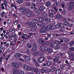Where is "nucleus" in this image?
Instances as JSON below:
<instances>
[{
	"label": "nucleus",
	"instance_id": "f8f14e48",
	"mask_svg": "<svg viewBox=\"0 0 74 74\" xmlns=\"http://www.w3.org/2000/svg\"><path fill=\"white\" fill-rule=\"evenodd\" d=\"M33 13V11L31 10H30V11L27 14L26 16L27 17H29L31 16Z\"/></svg>",
	"mask_w": 74,
	"mask_h": 74
},
{
	"label": "nucleus",
	"instance_id": "3c124183",
	"mask_svg": "<svg viewBox=\"0 0 74 74\" xmlns=\"http://www.w3.org/2000/svg\"><path fill=\"white\" fill-rule=\"evenodd\" d=\"M64 25L65 26H67L69 25V23H68V22H64Z\"/></svg>",
	"mask_w": 74,
	"mask_h": 74
},
{
	"label": "nucleus",
	"instance_id": "f3484780",
	"mask_svg": "<svg viewBox=\"0 0 74 74\" xmlns=\"http://www.w3.org/2000/svg\"><path fill=\"white\" fill-rule=\"evenodd\" d=\"M24 59L26 61H29L30 59V57L29 56L25 55L24 58Z\"/></svg>",
	"mask_w": 74,
	"mask_h": 74
},
{
	"label": "nucleus",
	"instance_id": "c756f323",
	"mask_svg": "<svg viewBox=\"0 0 74 74\" xmlns=\"http://www.w3.org/2000/svg\"><path fill=\"white\" fill-rule=\"evenodd\" d=\"M60 27V24H56V29H59Z\"/></svg>",
	"mask_w": 74,
	"mask_h": 74
},
{
	"label": "nucleus",
	"instance_id": "e433bc0d",
	"mask_svg": "<svg viewBox=\"0 0 74 74\" xmlns=\"http://www.w3.org/2000/svg\"><path fill=\"white\" fill-rule=\"evenodd\" d=\"M56 69H57L56 67H53L51 70V71L52 72H53L55 70H56Z\"/></svg>",
	"mask_w": 74,
	"mask_h": 74
},
{
	"label": "nucleus",
	"instance_id": "13d9d810",
	"mask_svg": "<svg viewBox=\"0 0 74 74\" xmlns=\"http://www.w3.org/2000/svg\"><path fill=\"white\" fill-rule=\"evenodd\" d=\"M68 53L69 55H71L72 54L73 52L71 51H69L68 52Z\"/></svg>",
	"mask_w": 74,
	"mask_h": 74
},
{
	"label": "nucleus",
	"instance_id": "f704fd0d",
	"mask_svg": "<svg viewBox=\"0 0 74 74\" xmlns=\"http://www.w3.org/2000/svg\"><path fill=\"white\" fill-rule=\"evenodd\" d=\"M27 47L29 49H31L32 48V45L29 43H28L27 44Z\"/></svg>",
	"mask_w": 74,
	"mask_h": 74
},
{
	"label": "nucleus",
	"instance_id": "680f3d73",
	"mask_svg": "<svg viewBox=\"0 0 74 74\" xmlns=\"http://www.w3.org/2000/svg\"><path fill=\"white\" fill-rule=\"evenodd\" d=\"M69 41V39H64V41L66 42H67Z\"/></svg>",
	"mask_w": 74,
	"mask_h": 74
},
{
	"label": "nucleus",
	"instance_id": "ea45409f",
	"mask_svg": "<svg viewBox=\"0 0 74 74\" xmlns=\"http://www.w3.org/2000/svg\"><path fill=\"white\" fill-rule=\"evenodd\" d=\"M53 9L55 10V11H56L57 13L59 12V11H58V9L56 7H54Z\"/></svg>",
	"mask_w": 74,
	"mask_h": 74
},
{
	"label": "nucleus",
	"instance_id": "393cba45",
	"mask_svg": "<svg viewBox=\"0 0 74 74\" xmlns=\"http://www.w3.org/2000/svg\"><path fill=\"white\" fill-rule=\"evenodd\" d=\"M51 5V3L49 1L45 3V5L47 7Z\"/></svg>",
	"mask_w": 74,
	"mask_h": 74
},
{
	"label": "nucleus",
	"instance_id": "423d86ee",
	"mask_svg": "<svg viewBox=\"0 0 74 74\" xmlns=\"http://www.w3.org/2000/svg\"><path fill=\"white\" fill-rule=\"evenodd\" d=\"M47 30V29L46 27L44 26L39 31L41 33H45L46 32Z\"/></svg>",
	"mask_w": 74,
	"mask_h": 74
},
{
	"label": "nucleus",
	"instance_id": "f257e3e1",
	"mask_svg": "<svg viewBox=\"0 0 74 74\" xmlns=\"http://www.w3.org/2000/svg\"><path fill=\"white\" fill-rule=\"evenodd\" d=\"M18 73H17V71L16 69H14L13 71V74H25L24 71H18Z\"/></svg>",
	"mask_w": 74,
	"mask_h": 74
},
{
	"label": "nucleus",
	"instance_id": "bb28decb",
	"mask_svg": "<svg viewBox=\"0 0 74 74\" xmlns=\"http://www.w3.org/2000/svg\"><path fill=\"white\" fill-rule=\"evenodd\" d=\"M45 9V8L43 6L39 8V9H40L42 12Z\"/></svg>",
	"mask_w": 74,
	"mask_h": 74
},
{
	"label": "nucleus",
	"instance_id": "e2e57ef3",
	"mask_svg": "<svg viewBox=\"0 0 74 74\" xmlns=\"http://www.w3.org/2000/svg\"><path fill=\"white\" fill-rule=\"evenodd\" d=\"M45 45L49 46V43L48 42H45Z\"/></svg>",
	"mask_w": 74,
	"mask_h": 74
},
{
	"label": "nucleus",
	"instance_id": "473e14b6",
	"mask_svg": "<svg viewBox=\"0 0 74 74\" xmlns=\"http://www.w3.org/2000/svg\"><path fill=\"white\" fill-rule=\"evenodd\" d=\"M36 26V24L35 23L31 24L29 26V28H31L32 27Z\"/></svg>",
	"mask_w": 74,
	"mask_h": 74
},
{
	"label": "nucleus",
	"instance_id": "5701e85b",
	"mask_svg": "<svg viewBox=\"0 0 74 74\" xmlns=\"http://www.w3.org/2000/svg\"><path fill=\"white\" fill-rule=\"evenodd\" d=\"M74 44V41H72L70 42L69 46L70 47H72L73 46V44Z\"/></svg>",
	"mask_w": 74,
	"mask_h": 74
},
{
	"label": "nucleus",
	"instance_id": "6e6552de",
	"mask_svg": "<svg viewBox=\"0 0 74 74\" xmlns=\"http://www.w3.org/2000/svg\"><path fill=\"white\" fill-rule=\"evenodd\" d=\"M30 70L33 72H34V73H36L38 71V68H36L35 67L33 68H31Z\"/></svg>",
	"mask_w": 74,
	"mask_h": 74
},
{
	"label": "nucleus",
	"instance_id": "aec40b11",
	"mask_svg": "<svg viewBox=\"0 0 74 74\" xmlns=\"http://www.w3.org/2000/svg\"><path fill=\"white\" fill-rule=\"evenodd\" d=\"M18 36L16 34H12L10 36V37L11 38H17Z\"/></svg>",
	"mask_w": 74,
	"mask_h": 74
},
{
	"label": "nucleus",
	"instance_id": "72a5a7b5",
	"mask_svg": "<svg viewBox=\"0 0 74 74\" xmlns=\"http://www.w3.org/2000/svg\"><path fill=\"white\" fill-rule=\"evenodd\" d=\"M30 9H27L26 10H24L23 11V12L24 13H27V12H29V11H30Z\"/></svg>",
	"mask_w": 74,
	"mask_h": 74
},
{
	"label": "nucleus",
	"instance_id": "412c9836",
	"mask_svg": "<svg viewBox=\"0 0 74 74\" xmlns=\"http://www.w3.org/2000/svg\"><path fill=\"white\" fill-rule=\"evenodd\" d=\"M45 21L46 22H47L48 23L49 22H50L51 21L50 19L49 18H45L44 19Z\"/></svg>",
	"mask_w": 74,
	"mask_h": 74
},
{
	"label": "nucleus",
	"instance_id": "a18cd8bd",
	"mask_svg": "<svg viewBox=\"0 0 74 74\" xmlns=\"http://www.w3.org/2000/svg\"><path fill=\"white\" fill-rule=\"evenodd\" d=\"M60 28L61 29H63V28H64V25H63V23H60Z\"/></svg>",
	"mask_w": 74,
	"mask_h": 74
},
{
	"label": "nucleus",
	"instance_id": "dca6fc26",
	"mask_svg": "<svg viewBox=\"0 0 74 74\" xmlns=\"http://www.w3.org/2000/svg\"><path fill=\"white\" fill-rule=\"evenodd\" d=\"M40 47L41 48V49L45 52H47V49L45 46H44V45H41Z\"/></svg>",
	"mask_w": 74,
	"mask_h": 74
},
{
	"label": "nucleus",
	"instance_id": "b1692460",
	"mask_svg": "<svg viewBox=\"0 0 74 74\" xmlns=\"http://www.w3.org/2000/svg\"><path fill=\"white\" fill-rule=\"evenodd\" d=\"M62 17V15L58 14L56 16V18L58 19H60Z\"/></svg>",
	"mask_w": 74,
	"mask_h": 74
},
{
	"label": "nucleus",
	"instance_id": "bf43d9fd",
	"mask_svg": "<svg viewBox=\"0 0 74 74\" xmlns=\"http://www.w3.org/2000/svg\"><path fill=\"white\" fill-rule=\"evenodd\" d=\"M32 60L33 61V62L34 63H35L36 62H37V60L35 58L33 59Z\"/></svg>",
	"mask_w": 74,
	"mask_h": 74
},
{
	"label": "nucleus",
	"instance_id": "a878e982",
	"mask_svg": "<svg viewBox=\"0 0 74 74\" xmlns=\"http://www.w3.org/2000/svg\"><path fill=\"white\" fill-rule=\"evenodd\" d=\"M21 56V54L20 53H17L15 55V57L16 58L20 57Z\"/></svg>",
	"mask_w": 74,
	"mask_h": 74
},
{
	"label": "nucleus",
	"instance_id": "c03bdc74",
	"mask_svg": "<svg viewBox=\"0 0 74 74\" xmlns=\"http://www.w3.org/2000/svg\"><path fill=\"white\" fill-rule=\"evenodd\" d=\"M36 5H35V4L34 3H33L32 5L31 6V8H33L36 7Z\"/></svg>",
	"mask_w": 74,
	"mask_h": 74
},
{
	"label": "nucleus",
	"instance_id": "4468645a",
	"mask_svg": "<svg viewBox=\"0 0 74 74\" xmlns=\"http://www.w3.org/2000/svg\"><path fill=\"white\" fill-rule=\"evenodd\" d=\"M37 49V46L36 44H34L33 45L32 50L33 51H35Z\"/></svg>",
	"mask_w": 74,
	"mask_h": 74
},
{
	"label": "nucleus",
	"instance_id": "49530a36",
	"mask_svg": "<svg viewBox=\"0 0 74 74\" xmlns=\"http://www.w3.org/2000/svg\"><path fill=\"white\" fill-rule=\"evenodd\" d=\"M60 45H56L55 47V49H58L60 48Z\"/></svg>",
	"mask_w": 74,
	"mask_h": 74
},
{
	"label": "nucleus",
	"instance_id": "4be33fe9",
	"mask_svg": "<svg viewBox=\"0 0 74 74\" xmlns=\"http://www.w3.org/2000/svg\"><path fill=\"white\" fill-rule=\"evenodd\" d=\"M37 27L36 26H34V27H33V28H32L31 29V31L32 32H33L34 31H35V30H36V29H37Z\"/></svg>",
	"mask_w": 74,
	"mask_h": 74
},
{
	"label": "nucleus",
	"instance_id": "09e8293b",
	"mask_svg": "<svg viewBox=\"0 0 74 74\" xmlns=\"http://www.w3.org/2000/svg\"><path fill=\"white\" fill-rule=\"evenodd\" d=\"M39 63L38 62H37L35 63V65L36 66H39Z\"/></svg>",
	"mask_w": 74,
	"mask_h": 74
},
{
	"label": "nucleus",
	"instance_id": "a211bd4d",
	"mask_svg": "<svg viewBox=\"0 0 74 74\" xmlns=\"http://www.w3.org/2000/svg\"><path fill=\"white\" fill-rule=\"evenodd\" d=\"M62 70L61 69H57L55 72L56 74H60L61 73Z\"/></svg>",
	"mask_w": 74,
	"mask_h": 74
},
{
	"label": "nucleus",
	"instance_id": "39448f33",
	"mask_svg": "<svg viewBox=\"0 0 74 74\" xmlns=\"http://www.w3.org/2000/svg\"><path fill=\"white\" fill-rule=\"evenodd\" d=\"M12 65L14 68H17L19 67L18 64L16 62H14L12 63Z\"/></svg>",
	"mask_w": 74,
	"mask_h": 74
},
{
	"label": "nucleus",
	"instance_id": "ddd939ff",
	"mask_svg": "<svg viewBox=\"0 0 74 74\" xmlns=\"http://www.w3.org/2000/svg\"><path fill=\"white\" fill-rule=\"evenodd\" d=\"M33 13V11L31 10H30V11L27 14L26 16L27 17H29L31 16Z\"/></svg>",
	"mask_w": 74,
	"mask_h": 74
},
{
	"label": "nucleus",
	"instance_id": "1a4fd4ad",
	"mask_svg": "<svg viewBox=\"0 0 74 74\" xmlns=\"http://www.w3.org/2000/svg\"><path fill=\"white\" fill-rule=\"evenodd\" d=\"M56 55H57L58 56H56V58H55L53 59V60H54L55 62H58L59 60V54H56Z\"/></svg>",
	"mask_w": 74,
	"mask_h": 74
},
{
	"label": "nucleus",
	"instance_id": "79ce46f5",
	"mask_svg": "<svg viewBox=\"0 0 74 74\" xmlns=\"http://www.w3.org/2000/svg\"><path fill=\"white\" fill-rule=\"evenodd\" d=\"M4 18L6 19L8 18V15L7 13L6 12L5 15H4Z\"/></svg>",
	"mask_w": 74,
	"mask_h": 74
},
{
	"label": "nucleus",
	"instance_id": "6ab92c4d",
	"mask_svg": "<svg viewBox=\"0 0 74 74\" xmlns=\"http://www.w3.org/2000/svg\"><path fill=\"white\" fill-rule=\"evenodd\" d=\"M44 20V18L42 17H40L39 18L38 21H39V22H43Z\"/></svg>",
	"mask_w": 74,
	"mask_h": 74
},
{
	"label": "nucleus",
	"instance_id": "603ef678",
	"mask_svg": "<svg viewBox=\"0 0 74 74\" xmlns=\"http://www.w3.org/2000/svg\"><path fill=\"white\" fill-rule=\"evenodd\" d=\"M5 14V12L4 11H3L2 12V13L1 14V16L2 17H4Z\"/></svg>",
	"mask_w": 74,
	"mask_h": 74
},
{
	"label": "nucleus",
	"instance_id": "0e129e2a",
	"mask_svg": "<svg viewBox=\"0 0 74 74\" xmlns=\"http://www.w3.org/2000/svg\"><path fill=\"white\" fill-rule=\"evenodd\" d=\"M14 23H16L17 25H18V24L19 23V22L18 21V20H16L15 21H14Z\"/></svg>",
	"mask_w": 74,
	"mask_h": 74
},
{
	"label": "nucleus",
	"instance_id": "20e7f679",
	"mask_svg": "<svg viewBox=\"0 0 74 74\" xmlns=\"http://www.w3.org/2000/svg\"><path fill=\"white\" fill-rule=\"evenodd\" d=\"M24 68L27 71H29L32 68V66H28L27 64H24L23 66Z\"/></svg>",
	"mask_w": 74,
	"mask_h": 74
},
{
	"label": "nucleus",
	"instance_id": "2eb2a0df",
	"mask_svg": "<svg viewBox=\"0 0 74 74\" xmlns=\"http://www.w3.org/2000/svg\"><path fill=\"white\" fill-rule=\"evenodd\" d=\"M52 25L49 24L47 25L46 27V29L48 32H49L51 29V27Z\"/></svg>",
	"mask_w": 74,
	"mask_h": 74
},
{
	"label": "nucleus",
	"instance_id": "4d7b16f0",
	"mask_svg": "<svg viewBox=\"0 0 74 74\" xmlns=\"http://www.w3.org/2000/svg\"><path fill=\"white\" fill-rule=\"evenodd\" d=\"M49 46L51 48L54 47L53 44L52 43H51L49 44Z\"/></svg>",
	"mask_w": 74,
	"mask_h": 74
},
{
	"label": "nucleus",
	"instance_id": "c85d7f7f",
	"mask_svg": "<svg viewBox=\"0 0 74 74\" xmlns=\"http://www.w3.org/2000/svg\"><path fill=\"white\" fill-rule=\"evenodd\" d=\"M46 71L45 69H41L40 72H41V74H44L45 73Z\"/></svg>",
	"mask_w": 74,
	"mask_h": 74
},
{
	"label": "nucleus",
	"instance_id": "338daca9",
	"mask_svg": "<svg viewBox=\"0 0 74 74\" xmlns=\"http://www.w3.org/2000/svg\"><path fill=\"white\" fill-rule=\"evenodd\" d=\"M25 10L24 9V8H22L20 10V12H23V10Z\"/></svg>",
	"mask_w": 74,
	"mask_h": 74
},
{
	"label": "nucleus",
	"instance_id": "a19ab883",
	"mask_svg": "<svg viewBox=\"0 0 74 74\" xmlns=\"http://www.w3.org/2000/svg\"><path fill=\"white\" fill-rule=\"evenodd\" d=\"M23 0H18L17 1V3H21L23 2Z\"/></svg>",
	"mask_w": 74,
	"mask_h": 74
},
{
	"label": "nucleus",
	"instance_id": "8fccbe9b",
	"mask_svg": "<svg viewBox=\"0 0 74 74\" xmlns=\"http://www.w3.org/2000/svg\"><path fill=\"white\" fill-rule=\"evenodd\" d=\"M33 21L34 23H38V21L36 19H34L33 20Z\"/></svg>",
	"mask_w": 74,
	"mask_h": 74
},
{
	"label": "nucleus",
	"instance_id": "774afa93",
	"mask_svg": "<svg viewBox=\"0 0 74 74\" xmlns=\"http://www.w3.org/2000/svg\"><path fill=\"white\" fill-rule=\"evenodd\" d=\"M26 52L27 53H30L29 49H27L26 50Z\"/></svg>",
	"mask_w": 74,
	"mask_h": 74
},
{
	"label": "nucleus",
	"instance_id": "7ed1b4c3",
	"mask_svg": "<svg viewBox=\"0 0 74 74\" xmlns=\"http://www.w3.org/2000/svg\"><path fill=\"white\" fill-rule=\"evenodd\" d=\"M69 6L68 8L69 10H71L73 9V7L74 6V2H71L69 4Z\"/></svg>",
	"mask_w": 74,
	"mask_h": 74
},
{
	"label": "nucleus",
	"instance_id": "052dcab7",
	"mask_svg": "<svg viewBox=\"0 0 74 74\" xmlns=\"http://www.w3.org/2000/svg\"><path fill=\"white\" fill-rule=\"evenodd\" d=\"M60 67L61 68L63 69L66 67L64 65L62 64L60 65Z\"/></svg>",
	"mask_w": 74,
	"mask_h": 74
},
{
	"label": "nucleus",
	"instance_id": "9d476101",
	"mask_svg": "<svg viewBox=\"0 0 74 74\" xmlns=\"http://www.w3.org/2000/svg\"><path fill=\"white\" fill-rule=\"evenodd\" d=\"M45 60V58L44 57H40L39 58L38 61L39 63H42Z\"/></svg>",
	"mask_w": 74,
	"mask_h": 74
},
{
	"label": "nucleus",
	"instance_id": "f03ea898",
	"mask_svg": "<svg viewBox=\"0 0 74 74\" xmlns=\"http://www.w3.org/2000/svg\"><path fill=\"white\" fill-rule=\"evenodd\" d=\"M56 12L54 11L51 10L49 11V13L48 15L50 17H53L54 16V14H56Z\"/></svg>",
	"mask_w": 74,
	"mask_h": 74
},
{
	"label": "nucleus",
	"instance_id": "37998d69",
	"mask_svg": "<svg viewBox=\"0 0 74 74\" xmlns=\"http://www.w3.org/2000/svg\"><path fill=\"white\" fill-rule=\"evenodd\" d=\"M55 43L56 44L58 45L60 44V42L58 40H56L55 41Z\"/></svg>",
	"mask_w": 74,
	"mask_h": 74
},
{
	"label": "nucleus",
	"instance_id": "5fc2aeb1",
	"mask_svg": "<svg viewBox=\"0 0 74 74\" xmlns=\"http://www.w3.org/2000/svg\"><path fill=\"white\" fill-rule=\"evenodd\" d=\"M41 12H42L40 9L36 10V12L38 13H40Z\"/></svg>",
	"mask_w": 74,
	"mask_h": 74
},
{
	"label": "nucleus",
	"instance_id": "7c9ffc66",
	"mask_svg": "<svg viewBox=\"0 0 74 74\" xmlns=\"http://www.w3.org/2000/svg\"><path fill=\"white\" fill-rule=\"evenodd\" d=\"M51 65V62L50 61H48L46 63V66H49Z\"/></svg>",
	"mask_w": 74,
	"mask_h": 74
},
{
	"label": "nucleus",
	"instance_id": "2f4dec72",
	"mask_svg": "<svg viewBox=\"0 0 74 74\" xmlns=\"http://www.w3.org/2000/svg\"><path fill=\"white\" fill-rule=\"evenodd\" d=\"M25 5L27 6H30L31 4L30 2H26L25 3Z\"/></svg>",
	"mask_w": 74,
	"mask_h": 74
},
{
	"label": "nucleus",
	"instance_id": "c9c22d12",
	"mask_svg": "<svg viewBox=\"0 0 74 74\" xmlns=\"http://www.w3.org/2000/svg\"><path fill=\"white\" fill-rule=\"evenodd\" d=\"M42 16L44 17H46L48 16V15L46 13H43L42 15Z\"/></svg>",
	"mask_w": 74,
	"mask_h": 74
},
{
	"label": "nucleus",
	"instance_id": "6e6d98bb",
	"mask_svg": "<svg viewBox=\"0 0 74 74\" xmlns=\"http://www.w3.org/2000/svg\"><path fill=\"white\" fill-rule=\"evenodd\" d=\"M4 5H8V3L6 1L4 0Z\"/></svg>",
	"mask_w": 74,
	"mask_h": 74
},
{
	"label": "nucleus",
	"instance_id": "864d4df0",
	"mask_svg": "<svg viewBox=\"0 0 74 74\" xmlns=\"http://www.w3.org/2000/svg\"><path fill=\"white\" fill-rule=\"evenodd\" d=\"M39 55L40 56H42L43 55V52L42 51H40L39 52Z\"/></svg>",
	"mask_w": 74,
	"mask_h": 74
},
{
	"label": "nucleus",
	"instance_id": "de8ad7c7",
	"mask_svg": "<svg viewBox=\"0 0 74 74\" xmlns=\"http://www.w3.org/2000/svg\"><path fill=\"white\" fill-rule=\"evenodd\" d=\"M38 54V53L36 51L34 52L33 54V55L35 56H37Z\"/></svg>",
	"mask_w": 74,
	"mask_h": 74
},
{
	"label": "nucleus",
	"instance_id": "4c0bfd02",
	"mask_svg": "<svg viewBox=\"0 0 74 74\" xmlns=\"http://www.w3.org/2000/svg\"><path fill=\"white\" fill-rule=\"evenodd\" d=\"M55 28H56V27H55V26H52V25H51V31H53V30L55 29Z\"/></svg>",
	"mask_w": 74,
	"mask_h": 74
},
{
	"label": "nucleus",
	"instance_id": "cd10ccee",
	"mask_svg": "<svg viewBox=\"0 0 74 74\" xmlns=\"http://www.w3.org/2000/svg\"><path fill=\"white\" fill-rule=\"evenodd\" d=\"M47 51L48 53H51L52 51V50L50 47H48L47 48Z\"/></svg>",
	"mask_w": 74,
	"mask_h": 74
},
{
	"label": "nucleus",
	"instance_id": "9b49d317",
	"mask_svg": "<svg viewBox=\"0 0 74 74\" xmlns=\"http://www.w3.org/2000/svg\"><path fill=\"white\" fill-rule=\"evenodd\" d=\"M33 13V11L31 10H30V11L27 14L26 16L27 17H29L31 16Z\"/></svg>",
	"mask_w": 74,
	"mask_h": 74
},
{
	"label": "nucleus",
	"instance_id": "0eeeda50",
	"mask_svg": "<svg viewBox=\"0 0 74 74\" xmlns=\"http://www.w3.org/2000/svg\"><path fill=\"white\" fill-rule=\"evenodd\" d=\"M39 42L42 45H45L46 43V42L42 39H40L39 40Z\"/></svg>",
	"mask_w": 74,
	"mask_h": 74
},
{
	"label": "nucleus",
	"instance_id": "58836bf2",
	"mask_svg": "<svg viewBox=\"0 0 74 74\" xmlns=\"http://www.w3.org/2000/svg\"><path fill=\"white\" fill-rule=\"evenodd\" d=\"M50 72V69L48 68L46 70V73H47V74H49V72Z\"/></svg>",
	"mask_w": 74,
	"mask_h": 74
},
{
	"label": "nucleus",
	"instance_id": "69168bd1",
	"mask_svg": "<svg viewBox=\"0 0 74 74\" xmlns=\"http://www.w3.org/2000/svg\"><path fill=\"white\" fill-rule=\"evenodd\" d=\"M66 11L65 10H64L62 12V14L63 15H64V14H66Z\"/></svg>",
	"mask_w": 74,
	"mask_h": 74
}]
</instances>
